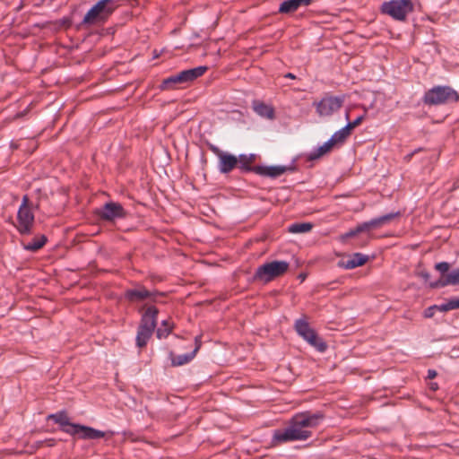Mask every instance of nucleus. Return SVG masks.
Masks as SVG:
<instances>
[{"label": "nucleus", "instance_id": "25", "mask_svg": "<svg viewBox=\"0 0 459 459\" xmlns=\"http://www.w3.org/2000/svg\"><path fill=\"white\" fill-rule=\"evenodd\" d=\"M153 332L143 329L141 327L138 328L137 336H136V344L139 348H143L147 344L148 340L151 338Z\"/></svg>", "mask_w": 459, "mask_h": 459}, {"label": "nucleus", "instance_id": "14", "mask_svg": "<svg viewBox=\"0 0 459 459\" xmlns=\"http://www.w3.org/2000/svg\"><path fill=\"white\" fill-rule=\"evenodd\" d=\"M368 260V256L360 253H354L351 255L344 257L338 262V265L344 269H354L362 266Z\"/></svg>", "mask_w": 459, "mask_h": 459}, {"label": "nucleus", "instance_id": "1", "mask_svg": "<svg viewBox=\"0 0 459 459\" xmlns=\"http://www.w3.org/2000/svg\"><path fill=\"white\" fill-rule=\"evenodd\" d=\"M324 419L325 415L320 411L297 413L285 428L273 432V440L274 444L305 441L312 437L310 429L316 428Z\"/></svg>", "mask_w": 459, "mask_h": 459}, {"label": "nucleus", "instance_id": "29", "mask_svg": "<svg viewBox=\"0 0 459 459\" xmlns=\"http://www.w3.org/2000/svg\"><path fill=\"white\" fill-rule=\"evenodd\" d=\"M172 330V325L169 320H164L161 323V326L157 330V337L159 339L167 337Z\"/></svg>", "mask_w": 459, "mask_h": 459}, {"label": "nucleus", "instance_id": "38", "mask_svg": "<svg viewBox=\"0 0 459 459\" xmlns=\"http://www.w3.org/2000/svg\"><path fill=\"white\" fill-rule=\"evenodd\" d=\"M46 443L48 444V446H52L55 445V440L54 439H48L46 441Z\"/></svg>", "mask_w": 459, "mask_h": 459}, {"label": "nucleus", "instance_id": "36", "mask_svg": "<svg viewBox=\"0 0 459 459\" xmlns=\"http://www.w3.org/2000/svg\"><path fill=\"white\" fill-rule=\"evenodd\" d=\"M359 233V231H357V227H356L355 229L351 230L349 232H347L344 237L345 238H352Z\"/></svg>", "mask_w": 459, "mask_h": 459}, {"label": "nucleus", "instance_id": "13", "mask_svg": "<svg viewBox=\"0 0 459 459\" xmlns=\"http://www.w3.org/2000/svg\"><path fill=\"white\" fill-rule=\"evenodd\" d=\"M292 169L288 166H256L253 170L261 176L268 177L272 178H278L283 175L286 171L291 170Z\"/></svg>", "mask_w": 459, "mask_h": 459}, {"label": "nucleus", "instance_id": "18", "mask_svg": "<svg viewBox=\"0 0 459 459\" xmlns=\"http://www.w3.org/2000/svg\"><path fill=\"white\" fill-rule=\"evenodd\" d=\"M459 284V269H455L446 275L442 276L438 281L430 284L431 288H442L447 285Z\"/></svg>", "mask_w": 459, "mask_h": 459}, {"label": "nucleus", "instance_id": "16", "mask_svg": "<svg viewBox=\"0 0 459 459\" xmlns=\"http://www.w3.org/2000/svg\"><path fill=\"white\" fill-rule=\"evenodd\" d=\"M195 350L187 354H182V355H175L172 352H170L169 356L171 359V364L174 367H179L183 366L185 364L189 363L196 355L198 350L200 349L201 342L199 341V338H195Z\"/></svg>", "mask_w": 459, "mask_h": 459}, {"label": "nucleus", "instance_id": "30", "mask_svg": "<svg viewBox=\"0 0 459 459\" xmlns=\"http://www.w3.org/2000/svg\"><path fill=\"white\" fill-rule=\"evenodd\" d=\"M435 268L437 271H438L442 276L444 275H446L447 272L449 271L450 269V264L446 262H441V263H438L435 265Z\"/></svg>", "mask_w": 459, "mask_h": 459}, {"label": "nucleus", "instance_id": "23", "mask_svg": "<svg viewBox=\"0 0 459 459\" xmlns=\"http://www.w3.org/2000/svg\"><path fill=\"white\" fill-rule=\"evenodd\" d=\"M351 131L348 128V126H344L341 130L335 132L332 137L330 138L331 142L333 145L341 144L345 142V140L350 136Z\"/></svg>", "mask_w": 459, "mask_h": 459}, {"label": "nucleus", "instance_id": "27", "mask_svg": "<svg viewBox=\"0 0 459 459\" xmlns=\"http://www.w3.org/2000/svg\"><path fill=\"white\" fill-rule=\"evenodd\" d=\"M313 228V225L309 222H302V223H293L289 227V231L290 233H307L310 231Z\"/></svg>", "mask_w": 459, "mask_h": 459}, {"label": "nucleus", "instance_id": "28", "mask_svg": "<svg viewBox=\"0 0 459 459\" xmlns=\"http://www.w3.org/2000/svg\"><path fill=\"white\" fill-rule=\"evenodd\" d=\"M48 419L54 420L56 424H59L62 428L70 422L69 417L64 411H60L48 416Z\"/></svg>", "mask_w": 459, "mask_h": 459}, {"label": "nucleus", "instance_id": "15", "mask_svg": "<svg viewBox=\"0 0 459 459\" xmlns=\"http://www.w3.org/2000/svg\"><path fill=\"white\" fill-rule=\"evenodd\" d=\"M158 309L155 307H147L139 327L153 332L157 324Z\"/></svg>", "mask_w": 459, "mask_h": 459}, {"label": "nucleus", "instance_id": "33", "mask_svg": "<svg viewBox=\"0 0 459 459\" xmlns=\"http://www.w3.org/2000/svg\"><path fill=\"white\" fill-rule=\"evenodd\" d=\"M447 303H448V307L451 308V310L459 308V299H457V298L449 299L447 301Z\"/></svg>", "mask_w": 459, "mask_h": 459}, {"label": "nucleus", "instance_id": "10", "mask_svg": "<svg viewBox=\"0 0 459 459\" xmlns=\"http://www.w3.org/2000/svg\"><path fill=\"white\" fill-rule=\"evenodd\" d=\"M18 225L17 230L21 234H29L34 223V215L29 206V198L24 195L22 203L18 211Z\"/></svg>", "mask_w": 459, "mask_h": 459}, {"label": "nucleus", "instance_id": "42", "mask_svg": "<svg viewBox=\"0 0 459 459\" xmlns=\"http://www.w3.org/2000/svg\"><path fill=\"white\" fill-rule=\"evenodd\" d=\"M345 118H346L347 120H349V113H348V112H347V113H346V115H345Z\"/></svg>", "mask_w": 459, "mask_h": 459}, {"label": "nucleus", "instance_id": "37", "mask_svg": "<svg viewBox=\"0 0 459 459\" xmlns=\"http://www.w3.org/2000/svg\"><path fill=\"white\" fill-rule=\"evenodd\" d=\"M436 376H437V372H436L435 370H433V369H429V370L428 371V377H429V379H433V378H435V377H436Z\"/></svg>", "mask_w": 459, "mask_h": 459}, {"label": "nucleus", "instance_id": "32", "mask_svg": "<svg viewBox=\"0 0 459 459\" xmlns=\"http://www.w3.org/2000/svg\"><path fill=\"white\" fill-rule=\"evenodd\" d=\"M371 230V228L369 227V223L368 221H365L363 223H360L357 226V231H359V233L361 232H369Z\"/></svg>", "mask_w": 459, "mask_h": 459}, {"label": "nucleus", "instance_id": "8", "mask_svg": "<svg viewBox=\"0 0 459 459\" xmlns=\"http://www.w3.org/2000/svg\"><path fill=\"white\" fill-rule=\"evenodd\" d=\"M295 329L310 345L316 348L319 351H325L326 344L317 336L307 322L303 319H298L295 323Z\"/></svg>", "mask_w": 459, "mask_h": 459}, {"label": "nucleus", "instance_id": "17", "mask_svg": "<svg viewBox=\"0 0 459 459\" xmlns=\"http://www.w3.org/2000/svg\"><path fill=\"white\" fill-rule=\"evenodd\" d=\"M312 0H286L280 4L279 13H292L299 7L308 6Z\"/></svg>", "mask_w": 459, "mask_h": 459}, {"label": "nucleus", "instance_id": "20", "mask_svg": "<svg viewBox=\"0 0 459 459\" xmlns=\"http://www.w3.org/2000/svg\"><path fill=\"white\" fill-rule=\"evenodd\" d=\"M152 296V293L144 288L128 290L126 292V297L130 301H142L149 299Z\"/></svg>", "mask_w": 459, "mask_h": 459}, {"label": "nucleus", "instance_id": "34", "mask_svg": "<svg viewBox=\"0 0 459 459\" xmlns=\"http://www.w3.org/2000/svg\"><path fill=\"white\" fill-rule=\"evenodd\" d=\"M437 305H435V306H432V307H429V308H427L424 312L425 317H427V318L432 317L435 314V311L437 310Z\"/></svg>", "mask_w": 459, "mask_h": 459}, {"label": "nucleus", "instance_id": "39", "mask_svg": "<svg viewBox=\"0 0 459 459\" xmlns=\"http://www.w3.org/2000/svg\"><path fill=\"white\" fill-rule=\"evenodd\" d=\"M286 77L294 79L295 75H293L292 74H286Z\"/></svg>", "mask_w": 459, "mask_h": 459}, {"label": "nucleus", "instance_id": "35", "mask_svg": "<svg viewBox=\"0 0 459 459\" xmlns=\"http://www.w3.org/2000/svg\"><path fill=\"white\" fill-rule=\"evenodd\" d=\"M437 310H439L441 312H446L451 310V308L448 307V303L446 302L445 304L437 306Z\"/></svg>", "mask_w": 459, "mask_h": 459}, {"label": "nucleus", "instance_id": "2", "mask_svg": "<svg viewBox=\"0 0 459 459\" xmlns=\"http://www.w3.org/2000/svg\"><path fill=\"white\" fill-rule=\"evenodd\" d=\"M458 100V93L449 86L433 87L424 96V103L428 105H442L455 102Z\"/></svg>", "mask_w": 459, "mask_h": 459}, {"label": "nucleus", "instance_id": "22", "mask_svg": "<svg viewBox=\"0 0 459 459\" xmlns=\"http://www.w3.org/2000/svg\"><path fill=\"white\" fill-rule=\"evenodd\" d=\"M255 160V154H240L237 157V165L241 170H251V165Z\"/></svg>", "mask_w": 459, "mask_h": 459}, {"label": "nucleus", "instance_id": "21", "mask_svg": "<svg viewBox=\"0 0 459 459\" xmlns=\"http://www.w3.org/2000/svg\"><path fill=\"white\" fill-rule=\"evenodd\" d=\"M253 108L260 117H265L268 119L273 118L274 116V110L273 107L261 102V101H254L253 103Z\"/></svg>", "mask_w": 459, "mask_h": 459}, {"label": "nucleus", "instance_id": "41", "mask_svg": "<svg viewBox=\"0 0 459 459\" xmlns=\"http://www.w3.org/2000/svg\"><path fill=\"white\" fill-rule=\"evenodd\" d=\"M413 154H414V152H413V153L409 154L406 158L411 159V158L413 156Z\"/></svg>", "mask_w": 459, "mask_h": 459}, {"label": "nucleus", "instance_id": "5", "mask_svg": "<svg viewBox=\"0 0 459 459\" xmlns=\"http://www.w3.org/2000/svg\"><path fill=\"white\" fill-rule=\"evenodd\" d=\"M412 10L413 4L411 0H392L385 2L381 6L383 13L397 21H404Z\"/></svg>", "mask_w": 459, "mask_h": 459}, {"label": "nucleus", "instance_id": "19", "mask_svg": "<svg viewBox=\"0 0 459 459\" xmlns=\"http://www.w3.org/2000/svg\"><path fill=\"white\" fill-rule=\"evenodd\" d=\"M400 216V212H391L378 218L372 219L368 221L369 227L371 230H377L382 228L385 225L389 224L394 219Z\"/></svg>", "mask_w": 459, "mask_h": 459}, {"label": "nucleus", "instance_id": "3", "mask_svg": "<svg viewBox=\"0 0 459 459\" xmlns=\"http://www.w3.org/2000/svg\"><path fill=\"white\" fill-rule=\"evenodd\" d=\"M286 261H273L262 264L256 269L254 279L263 282H269L273 279L283 275L289 269Z\"/></svg>", "mask_w": 459, "mask_h": 459}, {"label": "nucleus", "instance_id": "26", "mask_svg": "<svg viewBox=\"0 0 459 459\" xmlns=\"http://www.w3.org/2000/svg\"><path fill=\"white\" fill-rule=\"evenodd\" d=\"M46 241V237L42 235L34 238L32 241L28 242L26 245H24V248L26 250L35 252L39 250L45 245Z\"/></svg>", "mask_w": 459, "mask_h": 459}, {"label": "nucleus", "instance_id": "4", "mask_svg": "<svg viewBox=\"0 0 459 459\" xmlns=\"http://www.w3.org/2000/svg\"><path fill=\"white\" fill-rule=\"evenodd\" d=\"M115 8L114 0H100L87 12L83 18V23L94 24L98 22H104Z\"/></svg>", "mask_w": 459, "mask_h": 459}, {"label": "nucleus", "instance_id": "11", "mask_svg": "<svg viewBox=\"0 0 459 459\" xmlns=\"http://www.w3.org/2000/svg\"><path fill=\"white\" fill-rule=\"evenodd\" d=\"M209 149L219 160L218 168L221 173L228 174L238 167L237 156L225 152L213 144H210Z\"/></svg>", "mask_w": 459, "mask_h": 459}, {"label": "nucleus", "instance_id": "7", "mask_svg": "<svg viewBox=\"0 0 459 459\" xmlns=\"http://www.w3.org/2000/svg\"><path fill=\"white\" fill-rule=\"evenodd\" d=\"M343 102V97L325 94L320 100L315 101L313 106L319 117H326L337 112L342 107Z\"/></svg>", "mask_w": 459, "mask_h": 459}, {"label": "nucleus", "instance_id": "12", "mask_svg": "<svg viewBox=\"0 0 459 459\" xmlns=\"http://www.w3.org/2000/svg\"><path fill=\"white\" fill-rule=\"evenodd\" d=\"M97 214L103 221H112L116 219L124 218L126 212L120 204L109 202L99 209Z\"/></svg>", "mask_w": 459, "mask_h": 459}, {"label": "nucleus", "instance_id": "24", "mask_svg": "<svg viewBox=\"0 0 459 459\" xmlns=\"http://www.w3.org/2000/svg\"><path fill=\"white\" fill-rule=\"evenodd\" d=\"M333 146H334L333 143L329 139L323 145L319 146L314 152L310 153L309 159L310 160L319 159L323 155L329 152L333 149Z\"/></svg>", "mask_w": 459, "mask_h": 459}, {"label": "nucleus", "instance_id": "9", "mask_svg": "<svg viewBox=\"0 0 459 459\" xmlns=\"http://www.w3.org/2000/svg\"><path fill=\"white\" fill-rule=\"evenodd\" d=\"M62 430L71 436L78 435L82 439H99L106 437V432L104 431L72 422L64 426Z\"/></svg>", "mask_w": 459, "mask_h": 459}, {"label": "nucleus", "instance_id": "6", "mask_svg": "<svg viewBox=\"0 0 459 459\" xmlns=\"http://www.w3.org/2000/svg\"><path fill=\"white\" fill-rule=\"evenodd\" d=\"M207 70L206 66H198L195 68L184 70L176 75L169 76L163 80L161 90H171L176 84L192 82L202 76Z\"/></svg>", "mask_w": 459, "mask_h": 459}, {"label": "nucleus", "instance_id": "40", "mask_svg": "<svg viewBox=\"0 0 459 459\" xmlns=\"http://www.w3.org/2000/svg\"><path fill=\"white\" fill-rule=\"evenodd\" d=\"M431 388H432L433 390H436V389L437 388V385H433L431 386Z\"/></svg>", "mask_w": 459, "mask_h": 459}, {"label": "nucleus", "instance_id": "31", "mask_svg": "<svg viewBox=\"0 0 459 459\" xmlns=\"http://www.w3.org/2000/svg\"><path fill=\"white\" fill-rule=\"evenodd\" d=\"M363 119H364V116H360V117H357L354 121L349 122L346 126H348V128L351 131H352L355 127H357L358 126H359L361 124Z\"/></svg>", "mask_w": 459, "mask_h": 459}]
</instances>
